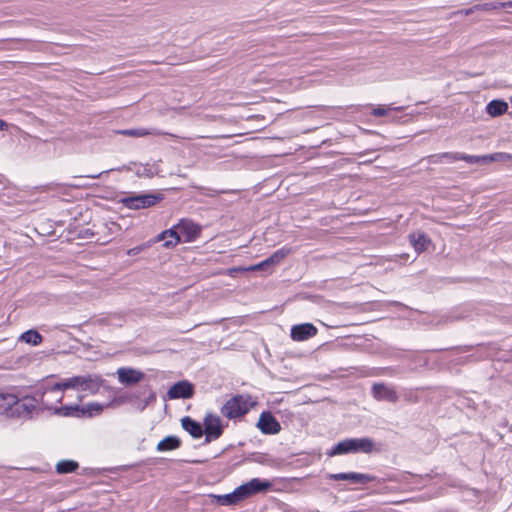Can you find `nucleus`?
<instances>
[{
	"label": "nucleus",
	"instance_id": "nucleus-1",
	"mask_svg": "<svg viewBox=\"0 0 512 512\" xmlns=\"http://www.w3.org/2000/svg\"><path fill=\"white\" fill-rule=\"evenodd\" d=\"M249 394H236L230 397L220 408L222 416L228 420H241L256 406Z\"/></svg>",
	"mask_w": 512,
	"mask_h": 512
},
{
	"label": "nucleus",
	"instance_id": "nucleus-2",
	"mask_svg": "<svg viewBox=\"0 0 512 512\" xmlns=\"http://www.w3.org/2000/svg\"><path fill=\"white\" fill-rule=\"evenodd\" d=\"M374 449V442L370 438H349L338 442L328 453V455L335 456L358 452L370 454L374 451Z\"/></svg>",
	"mask_w": 512,
	"mask_h": 512
},
{
	"label": "nucleus",
	"instance_id": "nucleus-3",
	"mask_svg": "<svg viewBox=\"0 0 512 512\" xmlns=\"http://www.w3.org/2000/svg\"><path fill=\"white\" fill-rule=\"evenodd\" d=\"M80 376H74L62 382L56 383L53 386L47 387L42 395V403L46 406L50 404V396L56 402H61L63 395L62 392L66 389L79 388Z\"/></svg>",
	"mask_w": 512,
	"mask_h": 512
},
{
	"label": "nucleus",
	"instance_id": "nucleus-4",
	"mask_svg": "<svg viewBox=\"0 0 512 512\" xmlns=\"http://www.w3.org/2000/svg\"><path fill=\"white\" fill-rule=\"evenodd\" d=\"M228 424H224L220 416L214 413H207L203 419V433L207 443L219 439Z\"/></svg>",
	"mask_w": 512,
	"mask_h": 512
},
{
	"label": "nucleus",
	"instance_id": "nucleus-5",
	"mask_svg": "<svg viewBox=\"0 0 512 512\" xmlns=\"http://www.w3.org/2000/svg\"><path fill=\"white\" fill-rule=\"evenodd\" d=\"M162 200V194L148 193L125 197L122 199V203L128 209L139 210L152 207Z\"/></svg>",
	"mask_w": 512,
	"mask_h": 512
},
{
	"label": "nucleus",
	"instance_id": "nucleus-6",
	"mask_svg": "<svg viewBox=\"0 0 512 512\" xmlns=\"http://www.w3.org/2000/svg\"><path fill=\"white\" fill-rule=\"evenodd\" d=\"M271 488L269 481H263L259 478H253L250 481L240 485L235 489V495L240 503L257 493L267 491Z\"/></svg>",
	"mask_w": 512,
	"mask_h": 512
},
{
	"label": "nucleus",
	"instance_id": "nucleus-7",
	"mask_svg": "<svg viewBox=\"0 0 512 512\" xmlns=\"http://www.w3.org/2000/svg\"><path fill=\"white\" fill-rule=\"evenodd\" d=\"M37 407V400L34 397H23L19 399L15 395V403L10 408V418H29Z\"/></svg>",
	"mask_w": 512,
	"mask_h": 512
},
{
	"label": "nucleus",
	"instance_id": "nucleus-8",
	"mask_svg": "<svg viewBox=\"0 0 512 512\" xmlns=\"http://www.w3.org/2000/svg\"><path fill=\"white\" fill-rule=\"evenodd\" d=\"M181 236V242L189 243L197 240L202 232V227L190 219L183 218L174 225Z\"/></svg>",
	"mask_w": 512,
	"mask_h": 512
},
{
	"label": "nucleus",
	"instance_id": "nucleus-9",
	"mask_svg": "<svg viewBox=\"0 0 512 512\" xmlns=\"http://www.w3.org/2000/svg\"><path fill=\"white\" fill-rule=\"evenodd\" d=\"M256 426L265 435L278 434L282 429L280 422L270 411L260 414Z\"/></svg>",
	"mask_w": 512,
	"mask_h": 512
},
{
	"label": "nucleus",
	"instance_id": "nucleus-10",
	"mask_svg": "<svg viewBox=\"0 0 512 512\" xmlns=\"http://www.w3.org/2000/svg\"><path fill=\"white\" fill-rule=\"evenodd\" d=\"M291 252H292V249L290 247L284 246V247L278 249L277 251H275L270 257L263 260L262 262L251 265L249 267H246V270L247 271H259V270H265L271 266L278 265Z\"/></svg>",
	"mask_w": 512,
	"mask_h": 512
},
{
	"label": "nucleus",
	"instance_id": "nucleus-11",
	"mask_svg": "<svg viewBox=\"0 0 512 512\" xmlns=\"http://www.w3.org/2000/svg\"><path fill=\"white\" fill-rule=\"evenodd\" d=\"M371 394L378 401L386 400L392 403L398 401L396 390L384 383H374L371 388Z\"/></svg>",
	"mask_w": 512,
	"mask_h": 512
},
{
	"label": "nucleus",
	"instance_id": "nucleus-12",
	"mask_svg": "<svg viewBox=\"0 0 512 512\" xmlns=\"http://www.w3.org/2000/svg\"><path fill=\"white\" fill-rule=\"evenodd\" d=\"M318 330L312 323H303L292 326L290 336L292 340L302 342L314 337Z\"/></svg>",
	"mask_w": 512,
	"mask_h": 512
},
{
	"label": "nucleus",
	"instance_id": "nucleus-13",
	"mask_svg": "<svg viewBox=\"0 0 512 512\" xmlns=\"http://www.w3.org/2000/svg\"><path fill=\"white\" fill-rule=\"evenodd\" d=\"M117 376L120 383L124 385H133L141 382L145 374L131 367H121L117 370Z\"/></svg>",
	"mask_w": 512,
	"mask_h": 512
},
{
	"label": "nucleus",
	"instance_id": "nucleus-14",
	"mask_svg": "<svg viewBox=\"0 0 512 512\" xmlns=\"http://www.w3.org/2000/svg\"><path fill=\"white\" fill-rule=\"evenodd\" d=\"M194 394V388L191 383L188 381H179L175 383L168 390V397L170 399H179V398H191Z\"/></svg>",
	"mask_w": 512,
	"mask_h": 512
},
{
	"label": "nucleus",
	"instance_id": "nucleus-15",
	"mask_svg": "<svg viewBox=\"0 0 512 512\" xmlns=\"http://www.w3.org/2000/svg\"><path fill=\"white\" fill-rule=\"evenodd\" d=\"M329 478L335 481L349 480L353 483L361 484L373 482L376 479V477L373 475L357 472L331 474Z\"/></svg>",
	"mask_w": 512,
	"mask_h": 512
},
{
	"label": "nucleus",
	"instance_id": "nucleus-16",
	"mask_svg": "<svg viewBox=\"0 0 512 512\" xmlns=\"http://www.w3.org/2000/svg\"><path fill=\"white\" fill-rule=\"evenodd\" d=\"M115 133L128 136V137H145L148 135H154V136H162V135H169L170 137L175 138L176 135L166 133L157 129H146V128H135V129H121L116 130Z\"/></svg>",
	"mask_w": 512,
	"mask_h": 512
},
{
	"label": "nucleus",
	"instance_id": "nucleus-17",
	"mask_svg": "<svg viewBox=\"0 0 512 512\" xmlns=\"http://www.w3.org/2000/svg\"><path fill=\"white\" fill-rule=\"evenodd\" d=\"M103 408L98 403H90L87 404L86 407L80 408L79 406H65L61 408V411H63V415L70 416L74 415V412H81L82 414H87L88 416H93L100 414L102 412Z\"/></svg>",
	"mask_w": 512,
	"mask_h": 512
},
{
	"label": "nucleus",
	"instance_id": "nucleus-18",
	"mask_svg": "<svg viewBox=\"0 0 512 512\" xmlns=\"http://www.w3.org/2000/svg\"><path fill=\"white\" fill-rule=\"evenodd\" d=\"M103 384V380L98 375L80 376L79 388L82 391H89L94 394L99 391Z\"/></svg>",
	"mask_w": 512,
	"mask_h": 512
},
{
	"label": "nucleus",
	"instance_id": "nucleus-19",
	"mask_svg": "<svg viewBox=\"0 0 512 512\" xmlns=\"http://www.w3.org/2000/svg\"><path fill=\"white\" fill-rule=\"evenodd\" d=\"M182 427L185 431H187L193 438L198 439L201 438L203 433L202 425L190 418L189 416L184 417L181 420Z\"/></svg>",
	"mask_w": 512,
	"mask_h": 512
},
{
	"label": "nucleus",
	"instance_id": "nucleus-20",
	"mask_svg": "<svg viewBox=\"0 0 512 512\" xmlns=\"http://www.w3.org/2000/svg\"><path fill=\"white\" fill-rule=\"evenodd\" d=\"M159 240L164 241V246L166 248L175 247L177 244L181 242V236L179 235V232L174 226L168 230L163 231L159 235Z\"/></svg>",
	"mask_w": 512,
	"mask_h": 512
},
{
	"label": "nucleus",
	"instance_id": "nucleus-21",
	"mask_svg": "<svg viewBox=\"0 0 512 512\" xmlns=\"http://www.w3.org/2000/svg\"><path fill=\"white\" fill-rule=\"evenodd\" d=\"M445 157H447L448 162H456L459 160H463L467 163L474 164V163H486L485 155L483 156H474V155H467L458 153L457 154H445Z\"/></svg>",
	"mask_w": 512,
	"mask_h": 512
},
{
	"label": "nucleus",
	"instance_id": "nucleus-22",
	"mask_svg": "<svg viewBox=\"0 0 512 512\" xmlns=\"http://www.w3.org/2000/svg\"><path fill=\"white\" fill-rule=\"evenodd\" d=\"M180 445H181V441L178 437L167 436L157 444V450L161 451V452L172 451V450L179 448Z\"/></svg>",
	"mask_w": 512,
	"mask_h": 512
},
{
	"label": "nucleus",
	"instance_id": "nucleus-23",
	"mask_svg": "<svg viewBox=\"0 0 512 512\" xmlns=\"http://www.w3.org/2000/svg\"><path fill=\"white\" fill-rule=\"evenodd\" d=\"M13 403H15V394L0 393V414L8 417Z\"/></svg>",
	"mask_w": 512,
	"mask_h": 512
},
{
	"label": "nucleus",
	"instance_id": "nucleus-24",
	"mask_svg": "<svg viewBox=\"0 0 512 512\" xmlns=\"http://www.w3.org/2000/svg\"><path fill=\"white\" fill-rule=\"evenodd\" d=\"M507 109V103L502 100H492L487 105V112L491 116H500L504 114L507 111Z\"/></svg>",
	"mask_w": 512,
	"mask_h": 512
},
{
	"label": "nucleus",
	"instance_id": "nucleus-25",
	"mask_svg": "<svg viewBox=\"0 0 512 512\" xmlns=\"http://www.w3.org/2000/svg\"><path fill=\"white\" fill-rule=\"evenodd\" d=\"M79 468L78 462L74 460H61L56 464L58 474H68L75 472Z\"/></svg>",
	"mask_w": 512,
	"mask_h": 512
},
{
	"label": "nucleus",
	"instance_id": "nucleus-26",
	"mask_svg": "<svg viewBox=\"0 0 512 512\" xmlns=\"http://www.w3.org/2000/svg\"><path fill=\"white\" fill-rule=\"evenodd\" d=\"M512 2H489V3H483V4H477L474 5V9L478 11H491V10H498L501 8H511Z\"/></svg>",
	"mask_w": 512,
	"mask_h": 512
},
{
	"label": "nucleus",
	"instance_id": "nucleus-27",
	"mask_svg": "<svg viewBox=\"0 0 512 512\" xmlns=\"http://www.w3.org/2000/svg\"><path fill=\"white\" fill-rule=\"evenodd\" d=\"M411 243L414 247L415 251L421 253L425 251L430 243V240L424 235L420 234L417 237L414 235L411 236Z\"/></svg>",
	"mask_w": 512,
	"mask_h": 512
},
{
	"label": "nucleus",
	"instance_id": "nucleus-28",
	"mask_svg": "<svg viewBox=\"0 0 512 512\" xmlns=\"http://www.w3.org/2000/svg\"><path fill=\"white\" fill-rule=\"evenodd\" d=\"M21 340L36 346L42 343L43 337L36 330H28L21 335Z\"/></svg>",
	"mask_w": 512,
	"mask_h": 512
},
{
	"label": "nucleus",
	"instance_id": "nucleus-29",
	"mask_svg": "<svg viewBox=\"0 0 512 512\" xmlns=\"http://www.w3.org/2000/svg\"><path fill=\"white\" fill-rule=\"evenodd\" d=\"M211 497L215 498L217 503L223 506H231L238 504V499L235 495V490L232 493L225 494V495H210Z\"/></svg>",
	"mask_w": 512,
	"mask_h": 512
},
{
	"label": "nucleus",
	"instance_id": "nucleus-30",
	"mask_svg": "<svg viewBox=\"0 0 512 512\" xmlns=\"http://www.w3.org/2000/svg\"><path fill=\"white\" fill-rule=\"evenodd\" d=\"M392 110H401L399 107L393 108L391 105H378L377 107H373L371 114L375 117H385L388 116Z\"/></svg>",
	"mask_w": 512,
	"mask_h": 512
},
{
	"label": "nucleus",
	"instance_id": "nucleus-31",
	"mask_svg": "<svg viewBox=\"0 0 512 512\" xmlns=\"http://www.w3.org/2000/svg\"><path fill=\"white\" fill-rule=\"evenodd\" d=\"M486 163L493 161H509L512 160V155L504 152H497L491 155H485Z\"/></svg>",
	"mask_w": 512,
	"mask_h": 512
},
{
	"label": "nucleus",
	"instance_id": "nucleus-32",
	"mask_svg": "<svg viewBox=\"0 0 512 512\" xmlns=\"http://www.w3.org/2000/svg\"><path fill=\"white\" fill-rule=\"evenodd\" d=\"M445 154H457V152H444V153L430 155V156H428V162L431 164H439V163H443V162L449 163L447 161V157L444 156Z\"/></svg>",
	"mask_w": 512,
	"mask_h": 512
},
{
	"label": "nucleus",
	"instance_id": "nucleus-33",
	"mask_svg": "<svg viewBox=\"0 0 512 512\" xmlns=\"http://www.w3.org/2000/svg\"><path fill=\"white\" fill-rule=\"evenodd\" d=\"M148 247V244H141V245H138L136 247H133L131 249H128L126 254L128 256H136L138 255L140 252H142L144 249H146Z\"/></svg>",
	"mask_w": 512,
	"mask_h": 512
},
{
	"label": "nucleus",
	"instance_id": "nucleus-34",
	"mask_svg": "<svg viewBox=\"0 0 512 512\" xmlns=\"http://www.w3.org/2000/svg\"><path fill=\"white\" fill-rule=\"evenodd\" d=\"M238 272H248L246 270V267H233V268H230L228 269V275L230 276H234L235 273H238Z\"/></svg>",
	"mask_w": 512,
	"mask_h": 512
},
{
	"label": "nucleus",
	"instance_id": "nucleus-35",
	"mask_svg": "<svg viewBox=\"0 0 512 512\" xmlns=\"http://www.w3.org/2000/svg\"><path fill=\"white\" fill-rule=\"evenodd\" d=\"M7 129H8V124L4 120L0 119V130L4 131Z\"/></svg>",
	"mask_w": 512,
	"mask_h": 512
},
{
	"label": "nucleus",
	"instance_id": "nucleus-36",
	"mask_svg": "<svg viewBox=\"0 0 512 512\" xmlns=\"http://www.w3.org/2000/svg\"><path fill=\"white\" fill-rule=\"evenodd\" d=\"M474 11H477V10L474 9V6H473L472 8H469V9L465 10V14L469 15V14L473 13Z\"/></svg>",
	"mask_w": 512,
	"mask_h": 512
}]
</instances>
